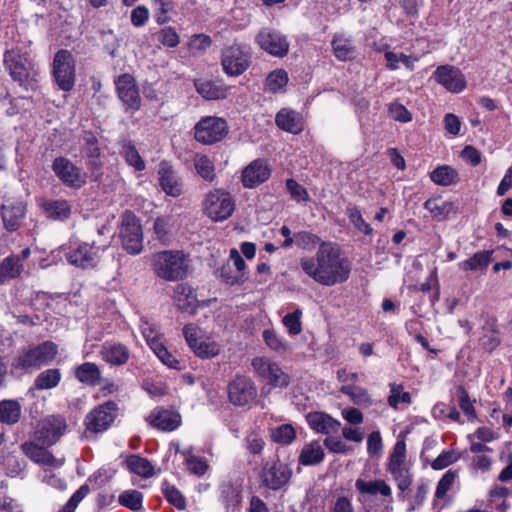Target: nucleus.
Masks as SVG:
<instances>
[{
    "instance_id": "nucleus-5",
    "label": "nucleus",
    "mask_w": 512,
    "mask_h": 512,
    "mask_svg": "<svg viewBox=\"0 0 512 512\" xmlns=\"http://www.w3.org/2000/svg\"><path fill=\"white\" fill-rule=\"evenodd\" d=\"M202 207L204 214L211 220L222 222L233 214L235 201L228 191L216 188L205 195Z\"/></svg>"
},
{
    "instance_id": "nucleus-16",
    "label": "nucleus",
    "mask_w": 512,
    "mask_h": 512,
    "mask_svg": "<svg viewBox=\"0 0 512 512\" xmlns=\"http://www.w3.org/2000/svg\"><path fill=\"white\" fill-rule=\"evenodd\" d=\"M117 95L123 104L133 111L141 106L139 89L134 77L130 74H122L115 80Z\"/></svg>"
},
{
    "instance_id": "nucleus-21",
    "label": "nucleus",
    "mask_w": 512,
    "mask_h": 512,
    "mask_svg": "<svg viewBox=\"0 0 512 512\" xmlns=\"http://www.w3.org/2000/svg\"><path fill=\"white\" fill-rule=\"evenodd\" d=\"M291 470L289 467L280 462H273L263 468L262 479L265 486L270 489L278 490L282 488L290 479Z\"/></svg>"
},
{
    "instance_id": "nucleus-57",
    "label": "nucleus",
    "mask_w": 512,
    "mask_h": 512,
    "mask_svg": "<svg viewBox=\"0 0 512 512\" xmlns=\"http://www.w3.org/2000/svg\"><path fill=\"white\" fill-rule=\"evenodd\" d=\"M172 222L173 217L170 215L157 217L154 221V233L156 235V238L162 243H166L169 240Z\"/></svg>"
},
{
    "instance_id": "nucleus-28",
    "label": "nucleus",
    "mask_w": 512,
    "mask_h": 512,
    "mask_svg": "<svg viewBox=\"0 0 512 512\" xmlns=\"http://www.w3.org/2000/svg\"><path fill=\"white\" fill-rule=\"evenodd\" d=\"M174 301L179 310L188 314H194L197 308V299L191 287L179 284L174 291Z\"/></svg>"
},
{
    "instance_id": "nucleus-6",
    "label": "nucleus",
    "mask_w": 512,
    "mask_h": 512,
    "mask_svg": "<svg viewBox=\"0 0 512 512\" xmlns=\"http://www.w3.org/2000/svg\"><path fill=\"white\" fill-rule=\"evenodd\" d=\"M76 61L72 53L66 49L58 50L52 63V76L62 91L73 89L76 80Z\"/></svg>"
},
{
    "instance_id": "nucleus-18",
    "label": "nucleus",
    "mask_w": 512,
    "mask_h": 512,
    "mask_svg": "<svg viewBox=\"0 0 512 512\" xmlns=\"http://www.w3.org/2000/svg\"><path fill=\"white\" fill-rule=\"evenodd\" d=\"M66 424L63 418L51 416L35 432L34 440L43 446H51L64 434Z\"/></svg>"
},
{
    "instance_id": "nucleus-22",
    "label": "nucleus",
    "mask_w": 512,
    "mask_h": 512,
    "mask_svg": "<svg viewBox=\"0 0 512 512\" xmlns=\"http://www.w3.org/2000/svg\"><path fill=\"white\" fill-rule=\"evenodd\" d=\"M150 426L162 431H173L181 424L179 413L163 408H155L146 417Z\"/></svg>"
},
{
    "instance_id": "nucleus-55",
    "label": "nucleus",
    "mask_w": 512,
    "mask_h": 512,
    "mask_svg": "<svg viewBox=\"0 0 512 512\" xmlns=\"http://www.w3.org/2000/svg\"><path fill=\"white\" fill-rule=\"evenodd\" d=\"M411 403V395L409 392H405L403 386L400 384L392 383L390 384V395L388 397V404L394 408L398 409L400 404H410Z\"/></svg>"
},
{
    "instance_id": "nucleus-27",
    "label": "nucleus",
    "mask_w": 512,
    "mask_h": 512,
    "mask_svg": "<svg viewBox=\"0 0 512 512\" xmlns=\"http://www.w3.org/2000/svg\"><path fill=\"white\" fill-rule=\"evenodd\" d=\"M196 91L206 100H221L228 95L230 87L212 80H196Z\"/></svg>"
},
{
    "instance_id": "nucleus-8",
    "label": "nucleus",
    "mask_w": 512,
    "mask_h": 512,
    "mask_svg": "<svg viewBox=\"0 0 512 512\" xmlns=\"http://www.w3.org/2000/svg\"><path fill=\"white\" fill-rule=\"evenodd\" d=\"M4 65L11 78L20 85L26 84L34 77V65L26 53L14 49L6 51Z\"/></svg>"
},
{
    "instance_id": "nucleus-3",
    "label": "nucleus",
    "mask_w": 512,
    "mask_h": 512,
    "mask_svg": "<svg viewBox=\"0 0 512 512\" xmlns=\"http://www.w3.org/2000/svg\"><path fill=\"white\" fill-rule=\"evenodd\" d=\"M58 353V347L52 341H45L22 351L12 366L16 370H34L51 363Z\"/></svg>"
},
{
    "instance_id": "nucleus-47",
    "label": "nucleus",
    "mask_w": 512,
    "mask_h": 512,
    "mask_svg": "<svg viewBox=\"0 0 512 512\" xmlns=\"http://www.w3.org/2000/svg\"><path fill=\"white\" fill-rule=\"evenodd\" d=\"M390 475L392 476V479L397 485V488L399 489V497H405L404 493L409 490L410 486L413 482V474L411 472V467L405 466L400 468H395L392 470H387Z\"/></svg>"
},
{
    "instance_id": "nucleus-34",
    "label": "nucleus",
    "mask_w": 512,
    "mask_h": 512,
    "mask_svg": "<svg viewBox=\"0 0 512 512\" xmlns=\"http://www.w3.org/2000/svg\"><path fill=\"white\" fill-rule=\"evenodd\" d=\"M42 208L49 219L64 221L71 214V205L67 200H46L42 204Z\"/></svg>"
},
{
    "instance_id": "nucleus-30",
    "label": "nucleus",
    "mask_w": 512,
    "mask_h": 512,
    "mask_svg": "<svg viewBox=\"0 0 512 512\" xmlns=\"http://www.w3.org/2000/svg\"><path fill=\"white\" fill-rule=\"evenodd\" d=\"M480 345L486 351H494L501 343L499 330L495 318H488L482 326Z\"/></svg>"
},
{
    "instance_id": "nucleus-64",
    "label": "nucleus",
    "mask_w": 512,
    "mask_h": 512,
    "mask_svg": "<svg viewBox=\"0 0 512 512\" xmlns=\"http://www.w3.org/2000/svg\"><path fill=\"white\" fill-rule=\"evenodd\" d=\"M163 494L167 501L175 506L179 510H183L186 507V501L181 492L173 485L168 483L163 484Z\"/></svg>"
},
{
    "instance_id": "nucleus-44",
    "label": "nucleus",
    "mask_w": 512,
    "mask_h": 512,
    "mask_svg": "<svg viewBox=\"0 0 512 512\" xmlns=\"http://www.w3.org/2000/svg\"><path fill=\"white\" fill-rule=\"evenodd\" d=\"M118 503L133 511V512H145L143 508V494L134 489L125 490L118 496Z\"/></svg>"
},
{
    "instance_id": "nucleus-14",
    "label": "nucleus",
    "mask_w": 512,
    "mask_h": 512,
    "mask_svg": "<svg viewBox=\"0 0 512 512\" xmlns=\"http://www.w3.org/2000/svg\"><path fill=\"white\" fill-rule=\"evenodd\" d=\"M101 251L103 249L95 246L94 243L82 242L66 253V259L71 265L83 269L93 268L99 262Z\"/></svg>"
},
{
    "instance_id": "nucleus-38",
    "label": "nucleus",
    "mask_w": 512,
    "mask_h": 512,
    "mask_svg": "<svg viewBox=\"0 0 512 512\" xmlns=\"http://www.w3.org/2000/svg\"><path fill=\"white\" fill-rule=\"evenodd\" d=\"M220 500L228 511H235L241 502L240 488L231 482L222 483Z\"/></svg>"
},
{
    "instance_id": "nucleus-56",
    "label": "nucleus",
    "mask_w": 512,
    "mask_h": 512,
    "mask_svg": "<svg viewBox=\"0 0 512 512\" xmlns=\"http://www.w3.org/2000/svg\"><path fill=\"white\" fill-rule=\"evenodd\" d=\"M456 394L458 397L459 407L467 416L468 421H475L477 418L476 411L467 390L463 386H458L456 388Z\"/></svg>"
},
{
    "instance_id": "nucleus-24",
    "label": "nucleus",
    "mask_w": 512,
    "mask_h": 512,
    "mask_svg": "<svg viewBox=\"0 0 512 512\" xmlns=\"http://www.w3.org/2000/svg\"><path fill=\"white\" fill-rule=\"evenodd\" d=\"M102 359L113 366H122L130 358L129 348L120 342L107 341L102 345Z\"/></svg>"
},
{
    "instance_id": "nucleus-63",
    "label": "nucleus",
    "mask_w": 512,
    "mask_h": 512,
    "mask_svg": "<svg viewBox=\"0 0 512 512\" xmlns=\"http://www.w3.org/2000/svg\"><path fill=\"white\" fill-rule=\"evenodd\" d=\"M296 245L304 250H312L317 244L320 245L321 239L308 231H300L294 234Z\"/></svg>"
},
{
    "instance_id": "nucleus-60",
    "label": "nucleus",
    "mask_w": 512,
    "mask_h": 512,
    "mask_svg": "<svg viewBox=\"0 0 512 512\" xmlns=\"http://www.w3.org/2000/svg\"><path fill=\"white\" fill-rule=\"evenodd\" d=\"M349 221L354 227L365 235H372L373 229L362 217L360 210L357 207L348 208L346 211Z\"/></svg>"
},
{
    "instance_id": "nucleus-20",
    "label": "nucleus",
    "mask_w": 512,
    "mask_h": 512,
    "mask_svg": "<svg viewBox=\"0 0 512 512\" xmlns=\"http://www.w3.org/2000/svg\"><path fill=\"white\" fill-rule=\"evenodd\" d=\"M45 447L37 441L25 442L21 445L23 453L33 462L43 467H62L64 459L54 457Z\"/></svg>"
},
{
    "instance_id": "nucleus-52",
    "label": "nucleus",
    "mask_w": 512,
    "mask_h": 512,
    "mask_svg": "<svg viewBox=\"0 0 512 512\" xmlns=\"http://www.w3.org/2000/svg\"><path fill=\"white\" fill-rule=\"evenodd\" d=\"M155 10V21L159 25H163L170 21L168 13L173 11L176 3L175 0H152Z\"/></svg>"
},
{
    "instance_id": "nucleus-49",
    "label": "nucleus",
    "mask_w": 512,
    "mask_h": 512,
    "mask_svg": "<svg viewBox=\"0 0 512 512\" xmlns=\"http://www.w3.org/2000/svg\"><path fill=\"white\" fill-rule=\"evenodd\" d=\"M191 350L201 359H211L219 355L221 346L218 342L205 338L200 339Z\"/></svg>"
},
{
    "instance_id": "nucleus-1",
    "label": "nucleus",
    "mask_w": 512,
    "mask_h": 512,
    "mask_svg": "<svg viewBox=\"0 0 512 512\" xmlns=\"http://www.w3.org/2000/svg\"><path fill=\"white\" fill-rule=\"evenodd\" d=\"M303 272L323 286H334L346 282L351 274V262L338 244L321 242L313 256L300 260Z\"/></svg>"
},
{
    "instance_id": "nucleus-50",
    "label": "nucleus",
    "mask_w": 512,
    "mask_h": 512,
    "mask_svg": "<svg viewBox=\"0 0 512 512\" xmlns=\"http://www.w3.org/2000/svg\"><path fill=\"white\" fill-rule=\"evenodd\" d=\"M406 458V443L404 440H398L388 457L386 469L392 470L395 468L409 466Z\"/></svg>"
},
{
    "instance_id": "nucleus-61",
    "label": "nucleus",
    "mask_w": 512,
    "mask_h": 512,
    "mask_svg": "<svg viewBox=\"0 0 512 512\" xmlns=\"http://www.w3.org/2000/svg\"><path fill=\"white\" fill-rule=\"evenodd\" d=\"M89 492L90 487L87 483L81 485L58 512H75L79 503L89 494Z\"/></svg>"
},
{
    "instance_id": "nucleus-54",
    "label": "nucleus",
    "mask_w": 512,
    "mask_h": 512,
    "mask_svg": "<svg viewBox=\"0 0 512 512\" xmlns=\"http://www.w3.org/2000/svg\"><path fill=\"white\" fill-rule=\"evenodd\" d=\"M121 154L125 158L128 165L134 167L137 171L145 169V162L138 153L137 149L130 142L124 143Z\"/></svg>"
},
{
    "instance_id": "nucleus-39",
    "label": "nucleus",
    "mask_w": 512,
    "mask_h": 512,
    "mask_svg": "<svg viewBox=\"0 0 512 512\" xmlns=\"http://www.w3.org/2000/svg\"><path fill=\"white\" fill-rule=\"evenodd\" d=\"M262 338L267 347L279 355L291 351L290 344L274 329H265L262 333Z\"/></svg>"
},
{
    "instance_id": "nucleus-7",
    "label": "nucleus",
    "mask_w": 512,
    "mask_h": 512,
    "mask_svg": "<svg viewBox=\"0 0 512 512\" xmlns=\"http://www.w3.org/2000/svg\"><path fill=\"white\" fill-rule=\"evenodd\" d=\"M251 64V54L245 46L233 43L222 50L221 65L225 74L231 77L242 75Z\"/></svg>"
},
{
    "instance_id": "nucleus-46",
    "label": "nucleus",
    "mask_w": 512,
    "mask_h": 512,
    "mask_svg": "<svg viewBox=\"0 0 512 512\" xmlns=\"http://www.w3.org/2000/svg\"><path fill=\"white\" fill-rule=\"evenodd\" d=\"M430 179L436 185L450 186L457 182L458 173L452 167L448 165H442L438 166L430 173Z\"/></svg>"
},
{
    "instance_id": "nucleus-29",
    "label": "nucleus",
    "mask_w": 512,
    "mask_h": 512,
    "mask_svg": "<svg viewBox=\"0 0 512 512\" xmlns=\"http://www.w3.org/2000/svg\"><path fill=\"white\" fill-rule=\"evenodd\" d=\"M356 490L362 495L391 497V487L382 479L366 481L358 478L355 481Z\"/></svg>"
},
{
    "instance_id": "nucleus-17",
    "label": "nucleus",
    "mask_w": 512,
    "mask_h": 512,
    "mask_svg": "<svg viewBox=\"0 0 512 512\" xmlns=\"http://www.w3.org/2000/svg\"><path fill=\"white\" fill-rule=\"evenodd\" d=\"M435 81L451 93H459L466 88L464 74L455 66L441 65L433 73Z\"/></svg>"
},
{
    "instance_id": "nucleus-33",
    "label": "nucleus",
    "mask_w": 512,
    "mask_h": 512,
    "mask_svg": "<svg viewBox=\"0 0 512 512\" xmlns=\"http://www.w3.org/2000/svg\"><path fill=\"white\" fill-rule=\"evenodd\" d=\"M75 378L82 384L96 386L100 384L101 371L93 362H85L74 368Z\"/></svg>"
},
{
    "instance_id": "nucleus-12",
    "label": "nucleus",
    "mask_w": 512,
    "mask_h": 512,
    "mask_svg": "<svg viewBox=\"0 0 512 512\" xmlns=\"http://www.w3.org/2000/svg\"><path fill=\"white\" fill-rule=\"evenodd\" d=\"M117 416V405L113 401H108L98 405L91 410L85 417V426L87 430L99 433L107 430L114 422Z\"/></svg>"
},
{
    "instance_id": "nucleus-48",
    "label": "nucleus",
    "mask_w": 512,
    "mask_h": 512,
    "mask_svg": "<svg viewBox=\"0 0 512 512\" xmlns=\"http://www.w3.org/2000/svg\"><path fill=\"white\" fill-rule=\"evenodd\" d=\"M340 391L349 396L355 405L362 407H370L372 405V399L368 391L360 386L356 385H343Z\"/></svg>"
},
{
    "instance_id": "nucleus-35",
    "label": "nucleus",
    "mask_w": 512,
    "mask_h": 512,
    "mask_svg": "<svg viewBox=\"0 0 512 512\" xmlns=\"http://www.w3.org/2000/svg\"><path fill=\"white\" fill-rule=\"evenodd\" d=\"M125 466L131 473L142 478H150L155 472L153 464L138 454L129 455L125 460Z\"/></svg>"
},
{
    "instance_id": "nucleus-53",
    "label": "nucleus",
    "mask_w": 512,
    "mask_h": 512,
    "mask_svg": "<svg viewBox=\"0 0 512 512\" xmlns=\"http://www.w3.org/2000/svg\"><path fill=\"white\" fill-rule=\"evenodd\" d=\"M295 437V429L290 424H282L271 430V438L276 443L288 445L294 441Z\"/></svg>"
},
{
    "instance_id": "nucleus-31",
    "label": "nucleus",
    "mask_w": 512,
    "mask_h": 512,
    "mask_svg": "<svg viewBox=\"0 0 512 512\" xmlns=\"http://www.w3.org/2000/svg\"><path fill=\"white\" fill-rule=\"evenodd\" d=\"M331 46L338 60L347 61L354 58L356 49L352 37L345 34H335Z\"/></svg>"
},
{
    "instance_id": "nucleus-59",
    "label": "nucleus",
    "mask_w": 512,
    "mask_h": 512,
    "mask_svg": "<svg viewBox=\"0 0 512 512\" xmlns=\"http://www.w3.org/2000/svg\"><path fill=\"white\" fill-rule=\"evenodd\" d=\"M152 351L157 356V358L167 367L176 370H180L182 368L180 362L168 351L162 342L159 344L154 343Z\"/></svg>"
},
{
    "instance_id": "nucleus-58",
    "label": "nucleus",
    "mask_w": 512,
    "mask_h": 512,
    "mask_svg": "<svg viewBox=\"0 0 512 512\" xmlns=\"http://www.w3.org/2000/svg\"><path fill=\"white\" fill-rule=\"evenodd\" d=\"M302 315V310L297 308L283 317L282 324L287 328L289 335L296 336L302 332Z\"/></svg>"
},
{
    "instance_id": "nucleus-2",
    "label": "nucleus",
    "mask_w": 512,
    "mask_h": 512,
    "mask_svg": "<svg viewBox=\"0 0 512 512\" xmlns=\"http://www.w3.org/2000/svg\"><path fill=\"white\" fill-rule=\"evenodd\" d=\"M190 259L180 250H163L152 255L153 272L165 281L183 280L189 271Z\"/></svg>"
},
{
    "instance_id": "nucleus-15",
    "label": "nucleus",
    "mask_w": 512,
    "mask_h": 512,
    "mask_svg": "<svg viewBox=\"0 0 512 512\" xmlns=\"http://www.w3.org/2000/svg\"><path fill=\"white\" fill-rule=\"evenodd\" d=\"M52 170L60 181L68 187L80 188L85 182V175L71 160L57 157L53 160Z\"/></svg>"
},
{
    "instance_id": "nucleus-4",
    "label": "nucleus",
    "mask_w": 512,
    "mask_h": 512,
    "mask_svg": "<svg viewBox=\"0 0 512 512\" xmlns=\"http://www.w3.org/2000/svg\"><path fill=\"white\" fill-rule=\"evenodd\" d=\"M251 366L256 376L271 388L286 389L291 383V376L278 362L268 357L253 358Z\"/></svg>"
},
{
    "instance_id": "nucleus-36",
    "label": "nucleus",
    "mask_w": 512,
    "mask_h": 512,
    "mask_svg": "<svg viewBox=\"0 0 512 512\" xmlns=\"http://www.w3.org/2000/svg\"><path fill=\"white\" fill-rule=\"evenodd\" d=\"M492 254V250H484L477 252L469 259L458 263V267L463 271L485 270L492 261Z\"/></svg>"
},
{
    "instance_id": "nucleus-51",
    "label": "nucleus",
    "mask_w": 512,
    "mask_h": 512,
    "mask_svg": "<svg viewBox=\"0 0 512 512\" xmlns=\"http://www.w3.org/2000/svg\"><path fill=\"white\" fill-rule=\"evenodd\" d=\"M288 74L283 69H276L270 72L264 83L265 91L276 93L285 88L288 83Z\"/></svg>"
},
{
    "instance_id": "nucleus-62",
    "label": "nucleus",
    "mask_w": 512,
    "mask_h": 512,
    "mask_svg": "<svg viewBox=\"0 0 512 512\" xmlns=\"http://www.w3.org/2000/svg\"><path fill=\"white\" fill-rule=\"evenodd\" d=\"M157 39L159 43L168 48H175L180 43V36L172 26H165L159 32Z\"/></svg>"
},
{
    "instance_id": "nucleus-25",
    "label": "nucleus",
    "mask_w": 512,
    "mask_h": 512,
    "mask_svg": "<svg viewBox=\"0 0 512 512\" xmlns=\"http://www.w3.org/2000/svg\"><path fill=\"white\" fill-rule=\"evenodd\" d=\"M309 427L317 433H336L340 428V422L324 412H310L306 415Z\"/></svg>"
},
{
    "instance_id": "nucleus-40",
    "label": "nucleus",
    "mask_w": 512,
    "mask_h": 512,
    "mask_svg": "<svg viewBox=\"0 0 512 512\" xmlns=\"http://www.w3.org/2000/svg\"><path fill=\"white\" fill-rule=\"evenodd\" d=\"M23 270V264L18 256L10 255L0 263V284L18 277Z\"/></svg>"
},
{
    "instance_id": "nucleus-45",
    "label": "nucleus",
    "mask_w": 512,
    "mask_h": 512,
    "mask_svg": "<svg viewBox=\"0 0 512 512\" xmlns=\"http://www.w3.org/2000/svg\"><path fill=\"white\" fill-rule=\"evenodd\" d=\"M424 208L438 220L446 219L450 214L455 213V206L452 202L439 201L432 198L424 202Z\"/></svg>"
},
{
    "instance_id": "nucleus-42",
    "label": "nucleus",
    "mask_w": 512,
    "mask_h": 512,
    "mask_svg": "<svg viewBox=\"0 0 512 512\" xmlns=\"http://www.w3.org/2000/svg\"><path fill=\"white\" fill-rule=\"evenodd\" d=\"M193 164L197 174L205 181L211 183L216 178L215 165L213 161L204 154H195Z\"/></svg>"
},
{
    "instance_id": "nucleus-13",
    "label": "nucleus",
    "mask_w": 512,
    "mask_h": 512,
    "mask_svg": "<svg viewBox=\"0 0 512 512\" xmlns=\"http://www.w3.org/2000/svg\"><path fill=\"white\" fill-rule=\"evenodd\" d=\"M256 42L262 50L275 57L282 58L289 51L287 37L272 28H262L256 36Z\"/></svg>"
},
{
    "instance_id": "nucleus-32",
    "label": "nucleus",
    "mask_w": 512,
    "mask_h": 512,
    "mask_svg": "<svg viewBox=\"0 0 512 512\" xmlns=\"http://www.w3.org/2000/svg\"><path fill=\"white\" fill-rule=\"evenodd\" d=\"M276 125L283 131L298 134L303 130L299 115L290 109L280 110L275 117Z\"/></svg>"
},
{
    "instance_id": "nucleus-26",
    "label": "nucleus",
    "mask_w": 512,
    "mask_h": 512,
    "mask_svg": "<svg viewBox=\"0 0 512 512\" xmlns=\"http://www.w3.org/2000/svg\"><path fill=\"white\" fill-rule=\"evenodd\" d=\"M26 206L23 201H12L2 205V220L8 231H15L25 216Z\"/></svg>"
},
{
    "instance_id": "nucleus-19",
    "label": "nucleus",
    "mask_w": 512,
    "mask_h": 512,
    "mask_svg": "<svg viewBox=\"0 0 512 512\" xmlns=\"http://www.w3.org/2000/svg\"><path fill=\"white\" fill-rule=\"evenodd\" d=\"M271 168L265 159H255L242 171L241 181L245 188H255L269 179Z\"/></svg>"
},
{
    "instance_id": "nucleus-9",
    "label": "nucleus",
    "mask_w": 512,
    "mask_h": 512,
    "mask_svg": "<svg viewBox=\"0 0 512 512\" xmlns=\"http://www.w3.org/2000/svg\"><path fill=\"white\" fill-rule=\"evenodd\" d=\"M229 402L237 407L250 404L257 396V388L251 377L236 374L227 385Z\"/></svg>"
},
{
    "instance_id": "nucleus-10",
    "label": "nucleus",
    "mask_w": 512,
    "mask_h": 512,
    "mask_svg": "<svg viewBox=\"0 0 512 512\" xmlns=\"http://www.w3.org/2000/svg\"><path fill=\"white\" fill-rule=\"evenodd\" d=\"M227 133V122L223 118L215 116L203 117L194 128L196 141L207 145L221 141Z\"/></svg>"
},
{
    "instance_id": "nucleus-11",
    "label": "nucleus",
    "mask_w": 512,
    "mask_h": 512,
    "mask_svg": "<svg viewBox=\"0 0 512 512\" xmlns=\"http://www.w3.org/2000/svg\"><path fill=\"white\" fill-rule=\"evenodd\" d=\"M120 238L123 248L131 255H137L143 248L142 228L137 217L126 211L120 227Z\"/></svg>"
},
{
    "instance_id": "nucleus-37",
    "label": "nucleus",
    "mask_w": 512,
    "mask_h": 512,
    "mask_svg": "<svg viewBox=\"0 0 512 512\" xmlns=\"http://www.w3.org/2000/svg\"><path fill=\"white\" fill-rule=\"evenodd\" d=\"M324 459V450L321 444L317 441H313L306 444L299 455V464L304 466L317 465Z\"/></svg>"
},
{
    "instance_id": "nucleus-23",
    "label": "nucleus",
    "mask_w": 512,
    "mask_h": 512,
    "mask_svg": "<svg viewBox=\"0 0 512 512\" xmlns=\"http://www.w3.org/2000/svg\"><path fill=\"white\" fill-rule=\"evenodd\" d=\"M158 176L160 186L167 195L178 197L182 194V184L171 165L167 162L159 164Z\"/></svg>"
},
{
    "instance_id": "nucleus-43",
    "label": "nucleus",
    "mask_w": 512,
    "mask_h": 512,
    "mask_svg": "<svg viewBox=\"0 0 512 512\" xmlns=\"http://www.w3.org/2000/svg\"><path fill=\"white\" fill-rule=\"evenodd\" d=\"M21 416V405L16 400L0 401V422L8 425L15 424Z\"/></svg>"
},
{
    "instance_id": "nucleus-41",
    "label": "nucleus",
    "mask_w": 512,
    "mask_h": 512,
    "mask_svg": "<svg viewBox=\"0 0 512 512\" xmlns=\"http://www.w3.org/2000/svg\"><path fill=\"white\" fill-rule=\"evenodd\" d=\"M62 378L60 369L50 368L39 373L34 381L36 390H49L58 386Z\"/></svg>"
}]
</instances>
